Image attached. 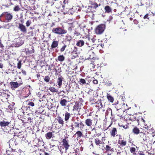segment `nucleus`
Wrapping results in <instances>:
<instances>
[{
	"instance_id": "obj_1",
	"label": "nucleus",
	"mask_w": 155,
	"mask_h": 155,
	"mask_svg": "<svg viewBox=\"0 0 155 155\" xmlns=\"http://www.w3.org/2000/svg\"><path fill=\"white\" fill-rule=\"evenodd\" d=\"M124 101H125L122 99L117 101L116 102L114 103V104L115 105V107L117 110H120L121 108L125 110L128 109L127 108V105L125 104Z\"/></svg>"
},
{
	"instance_id": "obj_2",
	"label": "nucleus",
	"mask_w": 155,
	"mask_h": 155,
	"mask_svg": "<svg viewBox=\"0 0 155 155\" xmlns=\"http://www.w3.org/2000/svg\"><path fill=\"white\" fill-rule=\"evenodd\" d=\"M62 8L63 9L62 12L65 14L69 12V10L72 9V6L70 3H68V1L64 0Z\"/></svg>"
},
{
	"instance_id": "obj_3",
	"label": "nucleus",
	"mask_w": 155,
	"mask_h": 155,
	"mask_svg": "<svg viewBox=\"0 0 155 155\" xmlns=\"http://www.w3.org/2000/svg\"><path fill=\"white\" fill-rule=\"evenodd\" d=\"M83 100L81 98H79V100L76 101L75 105L73 107V111L76 110L78 112L77 115H78L79 111L81 109V106L82 105V103L83 102Z\"/></svg>"
},
{
	"instance_id": "obj_4",
	"label": "nucleus",
	"mask_w": 155,
	"mask_h": 155,
	"mask_svg": "<svg viewBox=\"0 0 155 155\" xmlns=\"http://www.w3.org/2000/svg\"><path fill=\"white\" fill-rule=\"evenodd\" d=\"M105 140V137H102L101 140L98 137H96L94 138V142L95 144L97 146L99 147L100 148H101L103 150V147H104V141Z\"/></svg>"
},
{
	"instance_id": "obj_5",
	"label": "nucleus",
	"mask_w": 155,
	"mask_h": 155,
	"mask_svg": "<svg viewBox=\"0 0 155 155\" xmlns=\"http://www.w3.org/2000/svg\"><path fill=\"white\" fill-rule=\"evenodd\" d=\"M52 31L53 33L60 35L65 34L67 32V31L64 28H62L60 27L54 28Z\"/></svg>"
},
{
	"instance_id": "obj_6",
	"label": "nucleus",
	"mask_w": 155,
	"mask_h": 155,
	"mask_svg": "<svg viewBox=\"0 0 155 155\" xmlns=\"http://www.w3.org/2000/svg\"><path fill=\"white\" fill-rule=\"evenodd\" d=\"M106 27L105 24H101L98 25L95 29V32L97 35H101L104 31Z\"/></svg>"
},
{
	"instance_id": "obj_7",
	"label": "nucleus",
	"mask_w": 155,
	"mask_h": 155,
	"mask_svg": "<svg viewBox=\"0 0 155 155\" xmlns=\"http://www.w3.org/2000/svg\"><path fill=\"white\" fill-rule=\"evenodd\" d=\"M11 86V88L13 90L15 88L18 87L23 84L22 80H21L18 81V82H16L11 81L10 83Z\"/></svg>"
},
{
	"instance_id": "obj_8",
	"label": "nucleus",
	"mask_w": 155,
	"mask_h": 155,
	"mask_svg": "<svg viewBox=\"0 0 155 155\" xmlns=\"http://www.w3.org/2000/svg\"><path fill=\"white\" fill-rule=\"evenodd\" d=\"M77 120L75 121L74 119L72 118V120L73 121V123L72 124L71 127H72V130H73L74 128L79 127V122L80 118L78 117H76Z\"/></svg>"
},
{
	"instance_id": "obj_9",
	"label": "nucleus",
	"mask_w": 155,
	"mask_h": 155,
	"mask_svg": "<svg viewBox=\"0 0 155 155\" xmlns=\"http://www.w3.org/2000/svg\"><path fill=\"white\" fill-rule=\"evenodd\" d=\"M89 2L91 5L89 6V8L94 11L97 10V8L101 5L100 4H98L95 2L90 1Z\"/></svg>"
},
{
	"instance_id": "obj_10",
	"label": "nucleus",
	"mask_w": 155,
	"mask_h": 155,
	"mask_svg": "<svg viewBox=\"0 0 155 155\" xmlns=\"http://www.w3.org/2000/svg\"><path fill=\"white\" fill-rule=\"evenodd\" d=\"M1 16H4L7 22H9L12 19L13 16L8 12L3 13Z\"/></svg>"
},
{
	"instance_id": "obj_11",
	"label": "nucleus",
	"mask_w": 155,
	"mask_h": 155,
	"mask_svg": "<svg viewBox=\"0 0 155 155\" xmlns=\"http://www.w3.org/2000/svg\"><path fill=\"white\" fill-rule=\"evenodd\" d=\"M18 29L20 31H21L25 33L27 32V29L25 26L22 23H18V26H16Z\"/></svg>"
},
{
	"instance_id": "obj_12",
	"label": "nucleus",
	"mask_w": 155,
	"mask_h": 155,
	"mask_svg": "<svg viewBox=\"0 0 155 155\" xmlns=\"http://www.w3.org/2000/svg\"><path fill=\"white\" fill-rule=\"evenodd\" d=\"M62 143V145L65 147V152H66L70 146L68 141L66 139L64 138L63 139Z\"/></svg>"
},
{
	"instance_id": "obj_13",
	"label": "nucleus",
	"mask_w": 155,
	"mask_h": 155,
	"mask_svg": "<svg viewBox=\"0 0 155 155\" xmlns=\"http://www.w3.org/2000/svg\"><path fill=\"white\" fill-rule=\"evenodd\" d=\"M118 144L122 147L126 146L127 144V141L125 140L122 139V138L120 136L119 140H118Z\"/></svg>"
},
{
	"instance_id": "obj_14",
	"label": "nucleus",
	"mask_w": 155,
	"mask_h": 155,
	"mask_svg": "<svg viewBox=\"0 0 155 155\" xmlns=\"http://www.w3.org/2000/svg\"><path fill=\"white\" fill-rule=\"evenodd\" d=\"M53 4L54 5L55 7L57 9H60L61 10H63L62 9V7L63 5V4H62V2L61 1H55L53 3Z\"/></svg>"
},
{
	"instance_id": "obj_15",
	"label": "nucleus",
	"mask_w": 155,
	"mask_h": 155,
	"mask_svg": "<svg viewBox=\"0 0 155 155\" xmlns=\"http://www.w3.org/2000/svg\"><path fill=\"white\" fill-rule=\"evenodd\" d=\"M11 121H5L4 120L0 122V127L2 128L3 127L5 128L7 126H8L9 125L11 124Z\"/></svg>"
},
{
	"instance_id": "obj_16",
	"label": "nucleus",
	"mask_w": 155,
	"mask_h": 155,
	"mask_svg": "<svg viewBox=\"0 0 155 155\" xmlns=\"http://www.w3.org/2000/svg\"><path fill=\"white\" fill-rule=\"evenodd\" d=\"M53 132H48L46 134H45V137L46 138L47 140H50L51 138H53L55 136H54V134H53Z\"/></svg>"
},
{
	"instance_id": "obj_17",
	"label": "nucleus",
	"mask_w": 155,
	"mask_h": 155,
	"mask_svg": "<svg viewBox=\"0 0 155 155\" xmlns=\"http://www.w3.org/2000/svg\"><path fill=\"white\" fill-rule=\"evenodd\" d=\"M101 101H99L95 102L94 103H93L92 104H96V107H98L99 108H101L104 107L105 105V104H102V102Z\"/></svg>"
},
{
	"instance_id": "obj_18",
	"label": "nucleus",
	"mask_w": 155,
	"mask_h": 155,
	"mask_svg": "<svg viewBox=\"0 0 155 155\" xmlns=\"http://www.w3.org/2000/svg\"><path fill=\"white\" fill-rule=\"evenodd\" d=\"M104 10L105 13H110L112 12L113 9L109 5H106L104 8Z\"/></svg>"
},
{
	"instance_id": "obj_19",
	"label": "nucleus",
	"mask_w": 155,
	"mask_h": 155,
	"mask_svg": "<svg viewBox=\"0 0 155 155\" xmlns=\"http://www.w3.org/2000/svg\"><path fill=\"white\" fill-rule=\"evenodd\" d=\"M72 114H70L68 112H66L64 113V120L67 123L69 121L70 118L71 117V116Z\"/></svg>"
},
{
	"instance_id": "obj_20",
	"label": "nucleus",
	"mask_w": 155,
	"mask_h": 155,
	"mask_svg": "<svg viewBox=\"0 0 155 155\" xmlns=\"http://www.w3.org/2000/svg\"><path fill=\"white\" fill-rule=\"evenodd\" d=\"M117 131L116 128L113 127L110 131V134L111 137H114L115 136V135L117 134Z\"/></svg>"
},
{
	"instance_id": "obj_21",
	"label": "nucleus",
	"mask_w": 155,
	"mask_h": 155,
	"mask_svg": "<svg viewBox=\"0 0 155 155\" xmlns=\"http://www.w3.org/2000/svg\"><path fill=\"white\" fill-rule=\"evenodd\" d=\"M145 131H141L140 133V135L139 136L140 137L142 138L143 140L146 141L147 140L146 135L145 134Z\"/></svg>"
},
{
	"instance_id": "obj_22",
	"label": "nucleus",
	"mask_w": 155,
	"mask_h": 155,
	"mask_svg": "<svg viewBox=\"0 0 155 155\" xmlns=\"http://www.w3.org/2000/svg\"><path fill=\"white\" fill-rule=\"evenodd\" d=\"M58 123L62 126H63L64 124L63 119L60 116H58L57 119Z\"/></svg>"
},
{
	"instance_id": "obj_23",
	"label": "nucleus",
	"mask_w": 155,
	"mask_h": 155,
	"mask_svg": "<svg viewBox=\"0 0 155 155\" xmlns=\"http://www.w3.org/2000/svg\"><path fill=\"white\" fill-rule=\"evenodd\" d=\"M92 121L91 119L87 118L85 120V123L87 127H91L92 124Z\"/></svg>"
},
{
	"instance_id": "obj_24",
	"label": "nucleus",
	"mask_w": 155,
	"mask_h": 155,
	"mask_svg": "<svg viewBox=\"0 0 155 155\" xmlns=\"http://www.w3.org/2000/svg\"><path fill=\"white\" fill-rule=\"evenodd\" d=\"M104 148L106 152H108L109 151L113 152L114 151V149L111 148L109 145H106Z\"/></svg>"
},
{
	"instance_id": "obj_25",
	"label": "nucleus",
	"mask_w": 155,
	"mask_h": 155,
	"mask_svg": "<svg viewBox=\"0 0 155 155\" xmlns=\"http://www.w3.org/2000/svg\"><path fill=\"white\" fill-rule=\"evenodd\" d=\"M84 44V41L82 40H80L77 41L76 43V45L78 46L81 47L83 46Z\"/></svg>"
},
{
	"instance_id": "obj_26",
	"label": "nucleus",
	"mask_w": 155,
	"mask_h": 155,
	"mask_svg": "<svg viewBox=\"0 0 155 155\" xmlns=\"http://www.w3.org/2000/svg\"><path fill=\"white\" fill-rule=\"evenodd\" d=\"M63 79V77L61 76V77H58L57 79V83L59 87H60L62 85V81Z\"/></svg>"
},
{
	"instance_id": "obj_27",
	"label": "nucleus",
	"mask_w": 155,
	"mask_h": 155,
	"mask_svg": "<svg viewBox=\"0 0 155 155\" xmlns=\"http://www.w3.org/2000/svg\"><path fill=\"white\" fill-rule=\"evenodd\" d=\"M132 132L134 134L136 135L138 134L140 132L139 129L137 127H135L133 128Z\"/></svg>"
},
{
	"instance_id": "obj_28",
	"label": "nucleus",
	"mask_w": 155,
	"mask_h": 155,
	"mask_svg": "<svg viewBox=\"0 0 155 155\" xmlns=\"http://www.w3.org/2000/svg\"><path fill=\"white\" fill-rule=\"evenodd\" d=\"M68 103V101L65 99H61V100L60 101V104L63 107H65L66 106L67 104Z\"/></svg>"
},
{
	"instance_id": "obj_29",
	"label": "nucleus",
	"mask_w": 155,
	"mask_h": 155,
	"mask_svg": "<svg viewBox=\"0 0 155 155\" xmlns=\"http://www.w3.org/2000/svg\"><path fill=\"white\" fill-rule=\"evenodd\" d=\"M58 45V41H53L51 45V47L52 48H55L57 47Z\"/></svg>"
},
{
	"instance_id": "obj_30",
	"label": "nucleus",
	"mask_w": 155,
	"mask_h": 155,
	"mask_svg": "<svg viewBox=\"0 0 155 155\" xmlns=\"http://www.w3.org/2000/svg\"><path fill=\"white\" fill-rule=\"evenodd\" d=\"M107 97L108 100L111 103H113L114 101V97L110 95L109 94H107Z\"/></svg>"
},
{
	"instance_id": "obj_31",
	"label": "nucleus",
	"mask_w": 155,
	"mask_h": 155,
	"mask_svg": "<svg viewBox=\"0 0 155 155\" xmlns=\"http://www.w3.org/2000/svg\"><path fill=\"white\" fill-rule=\"evenodd\" d=\"M64 60L65 57L63 55H60L58 57V60L59 61H64Z\"/></svg>"
},
{
	"instance_id": "obj_32",
	"label": "nucleus",
	"mask_w": 155,
	"mask_h": 155,
	"mask_svg": "<svg viewBox=\"0 0 155 155\" xmlns=\"http://www.w3.org/2000/svg\"><path fill=\"white\" fill-rule=\"evenodd\" d=\"M86 39H87L88 40V41L84 40V42H85L86 44L87 45L88 47H90L91 46V41L90 38L89 37H86L85 38Z\"/></svg>"
},
{
	"instance_id": "obj_33",
	"label": "nucleus",
	"mask_w": 155,
	"mask_h": 155,
	"mask_svg": "<svg viewBox=\"0 0 155 155\" xmlns=\"http://www.w3.org/2000/svg\"><path fill=\"white\" fill-rule=\"evenodd\" d=\"M49 90L51 92H52L57 93L58 91V89L55 88L54 87H51L49 88Z\"/></svg>"
},
{
	"instance_id": "obj_34",
	"label": "nucleus",
	"mask_w": 155,
	"mask_h": 155,
	"mask_svg": "<svg viewBox=\"0 0 155 155\" xmlns=\"http://www.w3.org/2000/svg\"><path fill=\"white\" fill-rule=\"evenodd\" d=\"M75 135L77 136V138H80L83 136V134L82 132L80 131H78L76 132Z\"/></svg>"
},
{
	"instance_id": "obj_35",
	"label": "nucleus",
	"mask_w": 155,
	"mask_h": 155,
	"mask_svg": "<svg viewBox=\"0 0 155 155\" xmlns=\"http://www.w3.org/2000/svg\"><path fill=\"white\" fill-rule=\"evenodd\" d=\"M130 151L134 155H136V149L134 147H130Z\"/></svg>"
},
{
	"instance_id": "obj_36",
	"label": "nucleus",
	"mask_w": 155,
	"mask_h": 155,
	"mask_svg": "<svg viewBox=\"0 0 155 155\" xmlns=\"http://www.w3.org/2000/svg\"><path fill=\"white\" fill-rule=\"evenodd\" d=\"M71 39L72 38L70 35H67L65 36V41H70L71 40Z\"/></svg>"
},
{
	"instance_id": "obj_37",
	"label": "nucleus",
	"mask_w": 155,
	"mask_h": 155,
	"mask_svg": "<svg viewBox=\"0 0 155 155\" xmlns=\"http://www.w3.org/2000/svg\"><path fill=\"white\" fill-rule=\"evenodd\" d=\"M109 113H111V116L112 115V110L109 107L107 109V110L106 111L105 115L106 116Z\"/></svg>"
},
{
	"instance_id": "obj_38",
	"label": "nucleus",
	"mask_w": 155,
	"mask_h": 155,
	"mask_svg": "<svg viewBox=\"0 0 155 155\" xmlns=\"http://www.w3.org/2000/svg\"><path fill=\"white\" fill-rule=\"evenodd\" d=\"M65 147L62 145L59 147V149L61 153H63L64 151H65Z\"/></svg>"
},
{
	"instance_id": "obj_39",
	"label": "nucleus",
	"mask_w": 155,
	"mask_h": 155,
	"mask_svg": "<svg viewBox=\"0 0 155 155\" xmlns=\"http://www.w3.org/2000/svg\"><path fill=\"white\" fill-rule=\"evenodd\" d=\"M20 10V8L18 5L15 6L13 8L14 11L15 12H18Z\"/></svg>"
},
{
	"instance_id": "obj_40",
	"label": "nucleus",
	"mask_w": 155,
	"mask_h": 155,
	"mask_svg": "<svg viewBox=\"0 0 155 155\" xmlns=\"http://www.w3.org/2000/svg\"><path fill=\"white\" fill-rule=\"evenodd\" d=\"M122 113L123 112L122 110H120L119 111H118L117 112V114L118 116H119L120 117H122Z\"/></svg>"
},
{
	"instance_id": "obj_41",
	"label": "nucleus",
	"mask_w": 155,
	"mask_h": 155,
	"mask_svg": "<svg viewBox=\"0 0 155 155\" xmlns=\"http://www.w3.org/2000/svg\"><path fill=\"white\" fill-rule=\"evenodd\" d=\"M28 102V105H29L28 107H30V106L33 107L35 105L34 103L32 101H27Z\"/></svg>"
},
{
	"instance_id": "obj_42",
	"label": "nucleus",
	"mask_w": 155,
	"mask_h": 155,
	"mask_svg": "<svg viewBox=\"0 0 155 155\" xmlns=\"http://www.w3.org/2000/svg\"><path fill=\"white\" fill-rule=\"evenodd\" d=\"M50 80V78L48 75L45 76L44 78V81L48 83L49 82Z\"/></svg>"
},
{
	"instance_id": "obj_43",
	"label": "nucleus",
	"mask_w": 155,
	"mask_h": 155,
	"mask_svg": "<svg viewBox=\"0 0 155 155\" xmlns=\"http://www.w3.org/2000/svg\"><path fill=\"white\" fill-rule=\"evenodd\" d=\"M79 83L80 84H85L86 83V81L85 79L83 78H81L79 81Z\"/></svg>"
},
{
	"instance_id": "obj_44",
	"label": "nucleus",
	"mask_w": 155,
	"mask_h": 155,
	"mask_svg": "<svg viewBox=\"0 0 155 155\" xmlns=\"http://www.w3.org/2000/svg\"><path fill=\"white\" fill-rule=\"evenodd\" d=\"M84 125L82 121L79 119V127H80L81 129L83 128Z\"/></svg>"
},
{
	"instance_id": "obj_45",
	"label": "nucleus",
	"mask_w": 155,
	"mask_h": 155,
	"mask_svg": "<svg viewBox=\"0 0 155 155\" xmlns=\"http://www.w3.org/2000/svg\"><path fill=\"white\" fill-rule=\"evenodd\" d=\"M148 126L147 125H145V126L142 128V131H145V133L148 130Z\"/></svg>"
},
{
	"instance_id": "obj_46",
	"label": "nucleus",
	"mask_w": 155,
	"mask_h": 155,
	"mask_svg": "<svg viewBox=\"0 0 155 155\" xmlns=\"http://www.w3.org/2000/svg\"><path fill=\"white\" fill-rule=\"evenodd\" d=\"M67 47V45L65 44H64L63 46L60 49V51L61 52H63L65 50V48Z\"/></svg>"
},
{
	"instance_id": "obj_47",
	"label": "nucleus",
	"mask_w": 155,
	"mask_h": 155,
	"mask_svg": "<svg viewBox=\"0 0 155 155\" xmlns=\"http://www.w3.org/2000/svg\"><path fill=\"white\" fill-rule=\"evenodd\" d=\"M31 23V21L30 20H28L26 21V26L28 27L30 26Z\"/></svg>"
},
{
	"instance_id": "obj_48",
	"label": "nucleus",
	"mask_w": 155,
	"mask_h": 155,
	"mask_svg": "<svg viewBox=\"0 0 155 155\" xmlns=\"http://www.w3.org/2000/svg\"><path fill=\"white\" fill-rule=\"evenodd\" d=\"M21 61H19L17 63V68L18 69H20L21 66Z\"/></svg>"
},
{
	"instance_id": "obj_49",
	"label": "nucleus",
	"mask_w": 155,
	"mask_h": 155,
	"mask_svg": "<svg viewBox=\"0 0 155 155\" xmlns=\"http://www.w3.org/2000/svg\"><path fill=\"white\" fill-rule=\"evenodd\" d=\"M74 35H76V36H78L80 35V33L76 30H75L74 31Z\"/></svg>"
},
{
	"instance_id": "obj_50",
	"label": "nucleus",
	"mask_w": 155,
	"mask_h": 155,
	"mask_svg": "<svg viewBox=\"0 0 155 155\" xmlns=\"http://www.w3.org/2000/svg\"><path fill=\"white\" fill-rule=\"evenodd\" d=\"M77 49H78V48H77V47H74V49L73 50V51L72 52V53H74L75 54H76L77 56V53L76 52H77Z\"/></svg>"
},
{
	"instance_id": "obj_51",
	"label": "nucleus",
	"mask_w": 155,
	"mask_h": 155,
	"mask_svg": "<svg viewBox=\"0 0 155 155\" xmlns=\"http://www.w3.org/2000/svg\"><path fill=\"white\" fill-rule=\"evenodd\" d=\"M91 50H92V49H91V50L90 51H89L88 53H89V55L91 57V54H90L91 53H92L93 54H92V56L91 57H93V56L94 55V53L93 51H92Z\"/></svg>"
},
{
	"instance_id": "obj_52",
	"label": "nucleus",
	"mask_w": 155,
	"mask_h": 155,
	"mask_svg": "<svg viewBox=\"0 0 155 155\" xmlns=\"http://www.w3.org/2000/svg\"><path fill=\"white\" fill-rule=\"evenodd\" d=\"M4 46L3 44L2 43L1 41L0 40V47L1 48L2 50L1 51H2V50L4 49Z\"/></svg>"
},
{
	"instance_id": "obj_53",
	"label": "nucleus",
	"mask_w": 155,
	"mask_h": 155,
	"mask_svg": "<svg viewBox=\"0 0 155 155\" xmlns=\"http://www.w3.org/2000/svg\"><path fill=\"white\" fill-rule=\"evenodd\" d=\"M43 152V154H42V155H50L48 153L45 152V151L44 150L42 151ZM40 155H41V154L40 153Z\"/></svg>"
},
{
	"instance_id": "obj_54",
	"label": "nucleus",
	"mask_w": 155,
	"mask_h": 155,
	"mask_svg": "<svg viewBox=\"0 0 155 155\" xmlns=\"http://www.w3.org/2000/svg\"><path fill=\"white\" fill-rule=\"evenodd\" d=\"M55 71L56 72H58V73H60L61 72V67H59L57 70L55 69Z\"/></svg>"
},
{
	"instance_id": "obj_55",
	"label": "nucleus",
	"mask_w": 155,
	"mask_h": 155,
	"mask_svg": "<svg viewBox=\"0 0 155 155\" xmlns=\"http://www.w3.org/2000/svg\"><path fill=\"white\" fill-rule=\"evenodd\" d=\"M101 134V132H97L96 130L95 131V134L98 137L99 136H100Z\"/></svg>"
},
{
	"instance_id": "obj_56",
	"label": "nucleus",
	"mask_w": 155,
	"mask_h": 155,
	"mask_svg": "<svg viewBox=\"0 0 155 155\" xmlns=\"http://www.w3.org/2000/svg\"><path fill=\"white\" fill-rule=\"evenodd\" d=\"M123 151L120 148V150H117V153L120 154L122 153Z\"/></svg>"
},
{
	"instance_id": "obj_57",
	"label": "nucleus",
	"mask_w": 155,
	"mask_h": 155,
	"mask_svg": "<svg viewBox=\"0 0 155 155\" xmlns=\"http://www.w3.org/2000/svg\"><path fill=\"white\" fill-rule=\"evenodd\" d=\"M121 127H122L123 128H124V129H126L128 128V126L127 125H121Z\"/></svg>"
},
{
	"instance_id": "obj_58",
	"label": "nucleus",
	"mask_w": 155,
	"mask_h": 155,
	"mask_svg": "<svg viewBox=\"0 0 155 155\" xmlns=\"http://www.w3.org/2000/svg\"><path fill=\"white\" fill-rule=\"evenodd\" d=\"M38 94L39 95V96H38L40 98V99H41L42 98H43L45 96V95H43V94H40L39 95V93Z\"/></svg>"
},
{
	"instance_id": "obj_59",
	"label": "nucleus",
	"mask_w": 155,
	"mask_h": 155,
	"mask_svg": "<svg viewBox=\"0 0 155 155\" xmlns=\"http://www.w3.org/2000/svg\"><path fill=\"white\" fill-rule=\"evenodd\" d=\"M148 14H146L144 17H143V18L144 19H146V18H147V19H149V18L148 17Z\"/></svg>"
},
{
	"instance_id": "obj_60",
	"label": "nucleus",
	"mask_w": 155,
	"mask_h": 155,
	"mask_svg": "<svg viewBox=\"0 0 155 155\" xmlns=\"http://www.w3.org/2000/svg\"><path fill=\"white\" fill-rule=\"evenodd\" d=\"M93 82L94 84H98V81L97 80L95 79L93 80Z\"/></svg>"
},
{
	"instance_id": "obj_61",
	"label": "nucleus",
	"mask_w": 155,
	"mask_h": 155,
	"mask_svg": "<svg viewBox=\"0 0 155 155\" xmlns=\"http://www.w3.org/2000/svg\"><path fill=\"white\" fill-rule=\"evenodd\" d=\"M8 108L10 110H12L13 109V107L12 105H10L8 106Z\"/></svg>"
},
{
	"instance_id": "obj_62",
	"label": "nucleus",
	"mask_w": 155,
	"mask_h": 155,
	"mask_svg": "<svg viewBox=\"0 0 155 155\" xmlns=\"http://www.w3.org/2000/svg\"><path fill=\"white\" fill-rule=\"evenodd\" d=\"M21 72L24 75H26V72L24 70H22Z\"/></svg>"
},
{
	"instance_id": "obj_63",
	"label": "nucleus",
	"mask_w": 155,
	"mask_h": 155,
	"mask_svg": "<svg viewBox=\"0 0 155 155\" xmlns=\"http://www.w3.org/2000/svg\"><path fill=\"white\" fill-rule=\"evenodd\" d=\"M134 23V24L137 25L138 24V22L136 19H135L133 21Z\"/></svg>"
},
{
	"instance_id": "obj_64",
	"label": "nucleus",
	"mask_w": 155,
	"mask_h": 155,
	"mask_svg": "<svg viewBox=\"0 0 155 155\" xmlns=\"http://www.w3.org/2000/svg\"><path fill=\"white\" fill-rule=\"evenodd\" d=\"M85 31H87V33H85V35H88L89 34V32L90 31V30L89 29H86Z\"/></svg>"
}]
</instances>
